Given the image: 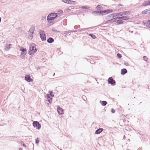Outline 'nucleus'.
Returning <instances> with one entry per match:
<instances>
[{
	"mask_svg": "<svg viewBox=\"0 0 150 150\" xmlns=\"http://www.w3.org/2000/svg\"><path fill=\"white\" fill-rule=\"evenodd\" d=\"M112 10H104L103 11H94L92 13L94 16L104 15L112 12Z\"/></svg>",
	"mask_w": 150,
	"mask_h": 150,
	"instance_id": "obj_1",
	"label": "nucleus"
},
{
	"mask_svg": "<svg viewBox=\"0 0 150 150\" xmlns=\"http://www.w3.org/2000/svg\"><path fill=\"white\" fill-rule=\"evenodd\" d=\"M57 13H52L48 15L47 17V20L50 23H51V21L54 20L57 16Z\"/></svg>",
	"mask_w": 150,
	"mask_h": 150,
	"instance_id": "obj_2",
	"label": "nucleus"
},
{
	"mask_svg": "<svg viewBox=\"0 0 150 150\" xmlns=\"http://www.w3.org/2000/svg\"><path fill=\"white\" fill-rule=\"evenodd\" d=\"M37 49L35 46L34 45H31L30 47L28 54L30 55H31L33 53H35L37 52Z\"/></svg>",
	"mask_w": 150,
	"mask_h": 150,
	"instance_id": "obj_3",
	"label": "nucleus"
},
{
	"mask_svg": "<svg viewBox=\"0 0 150 150\" xmlns=\"http://www.w3.org/2000/svg\"><path fill=\"white\" fill-rule=\"evenodd\" d=\"M52 91H49V93L46 95V97L47 101L50 103H51L52 101V97H54V95L52 93Z\"/></svg>",
	"mask_w": 150,
	"mask_h": 150,
	"instance_id": "obj_4",
	"label": "nucleus"
},
{
	"mask_svg": "<svg viewBox=\"0 0 150 150\" xmlns=\"http://www.w3.org/2000/svg\"><path fill=\"white\" fill-rule=\"evenodd\" d=\"M39 33L40 37L42 41H45L46 40V37L45 33V32L42 30H40L39 31Z\"/></svg>",
	"mask_w": 150,
	"mask_h": 150,
	"instance_id": "obj_5",
	"label": "nucleus"
},
{
	"mask_svg": "<svg viewBox=\"0 0 150 150\" xmlns=\"http://www.w3.org/2000/svg\"><path fill=\"white\" fill-rule=\"evenodd\" d=\"M106 23H112L113 22H115L116 23V24L117 25L122 24L123 23V21L119 20H113L111 21V19L105 22Z\"/></svg>",
	"mask_w": 150,
	"mask_h": 150,
	"instance_id": "obj_6",
	"label": "nucleus"
},
{
	"mask_svg": "<svg viewBox=\"0 0 150 150\" xmlns=\"http://www.w3.org/2000/svg\"><path fill=\"white\" fill-rule=\"evenodd\" d=\"M33 125L35 127H36V128L38 129L41 128V125L38 122L35 121L33 122Z\"/></svg>",
	"mask_w": 150,
	"mask_h": 150,
	"instance_id": "obj_7",
	"label": "nucleus"
},
{
	"mask_svg": "<svg viewBox=\"0 0 150 150\" xmlns=\"http://www.w3.org/2000/svg\"><path fill=\"white\" fill-rule=\"evenodd\" d=\"M62 1L65 3L71 4H75L77 3L76 1L70 0H62Z\"/></svg>",
	"mask_w": 150,
	"mask_h": 150,
	"instance_id": "obj_8",
	"label": "nucleus"
},
{
	"mask_svg": "<svg viewBox=\"0 0 150 150\" xmlns=\"http://www.w3.org/2000/svg\"><path fill=\"white\" fill-rule=\"evenodd\" d=\"M25 80L28 82H32L33 79L30 78V75H26L25 76Z\"/></svg>",
	"mask_w": 150,
	"mask_h": 150,
	"instance_id": "obj_9",
	"label": "nucleus"
},
{
	"mask_svg": "<svg viewBox=\"0 0 150 150\" xmlns=\"http://www.w3.org/2000/svg\"><path fill=\"white\" fill-rule=\"evenodd\" d=\"M108 83L113 85L115 83V81L112 77H109L108 79Z\"/></svg>",
	"mask_w": 150,
	"mask_h": 150,
	"instance_id": "obj_10",
	"label": "nucleus"
},
{
	"mask_svg": "<svg viewBox=\"0 0 150 150\" xmlns=\"http://www.w3.org/2000/svg\"><path fill=\"white\" fill-rule=\"evenodd\" d=\"M130 14V12L129 11H125L120 13V16H122L123 15L126 16H128Z\"/></svg>",
	"mask_w": 150,
	"mask_h": 150,
	"instance_id": "obj_11",
	"label": "nucleus"
},
{
	"mask_svg": "<svg viewBox=\"0 0 150 150\" xmlns=\"http://www.w3.org/2000/svg\"><path fill=\"white\" fill-rule=\"evenodd\" d=\"M57 111L59 115H61L62 114L63 112V109L60 107H58Z\"/></svg>",
	"mask_w": 150,
	"mask_h": 150,
	"instance_id": "obj_12",
	"label": "nucleus"
},
{
	"mask_svg": "<svg viewBox=\"0 0 150 150\" xmlns=\"http://www.w3.org/2000/svg\"><path fill=\"white\" fill-rule=\"evenodd\" d=\"M12 45L11 44H7L5 46L4 48V50L5 51H7L10 50L11 48V46Z\"/></svg>",
	"mask_w": 150,
	"mask_h": 150,
	"instance_id": "obj_13",
	"label": "nucleus"
},
{
	"mask_svg": "<svg viewBox=\"0 0 150 150\" xmlns=\"http://www.w3.org/2000/svg\"><path fill=\"white\" fill-rule=\"evenodd\" d=\"M103 129L102 128H100L97 130L95 132V134H100L103 130Z\"/></svg>",
	"mask_w": 150,
	"mask_h": 150,
	"instance_id": "obj_14",
	"label": "nucleus"
},
{
	"mask_svg": "<svg viewBox=\"0 0 150 150\" xmlns=\"http://www.w3.org/2000/svg\"><path fill=\"white\" fill-rule=\"evenodd\" d=\"M35 27L33 26H32L31 28H30L29 30L28 31V32L31 33H33L35 30Z\"/></svg>",
	"mask_w": 150,
	"mask_h": 150,
	"instance_id": "obj_15",
	"label": "nucleus"
},
{
	"mask_svg": "<svg viewBox=\"0 0 150 150\" xmlns=\"http://www.w3.org/2000/svg\"><path fill=\"white\" fill-rule=\"evenodd\" d=\"M127 72V70L126 69L124 68V69H121V74L122 75H125Z\"/></svg>",
	"mask_w": 150,
	"mask_h": 150,
	"instance_id": "obj_16",
	"label": "nucleus"
},
{
	"mask_svg": "<svg viewBox=\"0 0 150 150\" xmlns=\"http://www.w3.org/2000/svg\"><path fill=\"white\" fill-rule=\"evenodd\" d=\"M47 42L49 43H52L54 41V39L50 37L47 40Z\"/></svg>",
	"mask_w": 150,
	"mask_h": 150,
	"instance_id": "obj_17",
	"label": "nucleus"
},
{
	"mask_svg": "<svg viewBox=\"0 0 150 150\" xmlns=\"http://www.w3.org/2000/svg\"><path fill=\"white\" fill-rule=\"evenodd\" d=\"M150 4V0L144 1L143 4V5L146 6Z\"/></svg>",
	"mask_w": 150,
	"mask_h": 150,
	"instance_id": "obj_18",
	"label": "nucleus"
},
{
	"mask_svg": "<svg viewBox=\"0 0 150 150\" xmlns=\"http://www.w3.org/2000/svg\"><path fill=\"white\" fill-rule=\"evenodd\" d=\"M20 51H21V53H23V54H25V53H26V50L25 48H24L23 47H21L20 49Z\"/></svg>",
	"mask_w": 150,
	"mask_h": 150,
	"instance_id": "obj_19",
	"label": "nucleus"
},
{
	"mask_svg": "<svg viewBox=\"0 0 150 150\" xmlns=\"http://www.w3.org/2000/svg\"><path fill=\"white\" fill-rule=\"evenodd\" d=\"M119 20L122 21V16L121 17H117L113 18L112 19H111V21H113V20Z\"/></svg>",
	"mask_w": 150,
	"mask_h": 150,
	"instance_id": "obj_20",
	"label": "nucleus"
},
{
	"mask_svg": "<svg viewBox=\"0 0 150 150\" xmlns=\"http://www.w3.org/2000/svg\"><path fill=\"white\" fill-rule=\"evenodd\" d=\"M122 21L128 20L130 18L129 16H122Z\"/></svg>",
	"mask_w": 150,
	"mask_h": 150,
	"instance_id": "obj_21",
	"label": "nucleus"
},
{
	"mask_svg": "<svg viewBox=\"0 0 150 150\" xmlns=\"http://www.w3.org/2000/svg\"><path fill=\"white\" fill-rule=\"evenodd\" d=\"M100 103H101L102 105L103 106H105L107 103V102L105 101H100Z\"/></svg>",
	"mask_w": 150,
	"mask_h": 150,
	"instance_id": "obj_22",
	"label": "nucleus"
},
{
	"mask_svg": "<svg viewBox=\"0 0 150 150\" xmlns=\"http://www.w3.org/2000/svg\"><path fill=\"white\" fill-rule=\"evenodd\" d=\"M28 38L30 39H32L33 37V33H31L28 32Z\"/></svg>",
	"mask_w": 150,
	"mask_h": 150,
	"instance_id": "obj_23",
	"label": "nucleus"
},
{
	"mask_svg": "<svg viewBox=\"0 0 150 150\" xmlns=\"http://www.w3.org/2000/svg\"><path fill=\"white\" fill-rule=\"evenodd\" d=\"M90 8L88 6H81V7H80L79 8H82V9H89Z\"/></svg>",
	"mask_w": 150,
	"mask_h": 150,
	"instance_id": "obj_24",
	"label": "nucleus"
},
{
	"mask_svg": "<svg viewBox=\"0 0 150 150\" xmlns=\"http://www.w3.org/2000/svg\"><path fill=\"white\" fill-rule=\"evenodd\" d=\"M149 10L148 11H146V10H144L143 11H142V14H147L149 13Z\"/></svg>",
	"mask_w": 150,
	"mask_h": 150,
	"instance_id": "obj_25",
	"label": "nucleus"
},
{
	"mask_svg": "<svg viewBox=\"0 0 150 150\" xmlns=\"http://www.w3.org/2000/svg\"><path fill=\"white\" fill-rule=\"evenodd\" d=\"M112 15V17H115L116 16H118L119 15L120 16V13H115L112 14H111V15Z\"/></svg>",
	"mask_w": 150,
	"mask_h": 150,
	"instance_id": "obj_26",
	"label": "nucleus"
},
{
	"mask_svg": "<svg viewBox=\"0 0 150 150\" xmlns=\"http://www.w3.org/2000/svg\"><path fill=\"white\" fill-rule=\"evenodd\" d=\"M77 31L76 30H68V31H66V32L67 33H70L71 32H76Z\"/></svg>",
	"mask_w": 150,
	"mask_h": 150,
	"instance_id": "obj_27",
	"label": "nucleus"
},
{
	"mask_svg": "<svg viewBox=\"0 0 150 150\" xmlns=\"http://www.w3.org/2000/svg\"><path fill=\"white\" fill-rule=\"evenodd\" d=\"M26 53H25V54H23V53H21V57L23 59L25 57V55L26 54Z\"/></svg>",
	"mask_w": 150,
	"mask_h": 150,
	"instance_id": "obj_28",
	"label": "nucleus"
},
{
	"mask_svg": "<svg viewBox=\"0 0 150 150\" xmlns=\"http://www.w3.org/2000/svg\"><path fill=\"white\" fill-rule=\"evenodd\" d=\"M88 35L89 36H91L93 39H95L96 38V36L93 34H89Z\"/></svg>",
	"mask_w": 150,
	"mask_h": 150,
	"instance_id": "obj_29",
	"label": "nucleus"
},
{
	"mask_svg": "<svg viewBox=\"0 0 150 150\" xmlns=\"http://www.w3.org/2000/svg\"><path fill=\"white\" fill-rule=\"evenodd\" d=\"M96 8L97 9H101L103 8V7L100 5H98L96 7Z\"/></svg>",
	"mask_w": 150,
	"mask_h": 150,
	"instance_id": "obj_30",
	"label": "nucleus"
},
{
	"mask_svg": "<svg viewBox=\"0 0 150 150\" xmlns=\"http://www.w3.org/2000/svg\"><path fill=\"white\" fill-rule=\"evenodd\" d=\"M143 59L144 61H147V60H148V58L146 56H144L143 57Z\"/></svg>",
	"mask_w": 150,
	"mask_h": 150,
	"instance_id": "obj_31",
	"label": "nucleus"
},
{
	"mask_svg": "<svg viewBox=\"0 0 150 150\" xmlns=\"http://www.w3.org/2000/svg\"><path fill=\"white\" fill-rule=\"evenodd\" d=\"M90 28H84V29H79V31H82V30H88V29H89Z\"/></svg>",
	"mask_w": 150,
	"mask_h": 150,
	"instance_id": "obj_32",
	"label": "nucleus"
},
{
	"mask_svg": "<svg viewBox=\"0 0 150 150\" xmlns=\"http://www.w3.org/2000/svg\"><path fill=\"white\" fill-rule=\"evenodd\" d=\"M117 57L119 58H120L122 57V56L121 54L120 53H118L117 54Z\"/></svg>",
	"mask_w": 150,
	"mask_h": 150,
	"instance_id": "obj_33",
	"label": "nucleus"
},
{
	"mask_svg": "<svg viewBox=\"0 0 150 150\" xmlns=\"http://www.w3.org/2000/svg\"><path fill=\"white\" fill-rule=\"evenodd\" d=\"M63 12L62 10H59L58 11V13L59 14H60L62 13Z\"/></svg>",
	"mask_w": 150,
	"mask_h": 150,
	"instance_id": "obj_34",
	"label": "nucleus"
},
{
	"mask_svg": "<svg viewBox=\"0 0 150 150\" xmlns=\"http://www.w3.org/2000/svg\"><path fill=\"white\" fill-rule=\"evenodd\" d=\"M74 8V6H71V7H69V8L68 9H72Z\"/></svg>",
	"mask_w": 150,
	"mask_h": 150,
	"instance_id": "obj_35",
	"label": "nucleus"
},
{
	"mask_svg": "<svg viewBox=\"0 0 150 150\" xmlns=\"http://www.w3.org/2000/svg\"><path fill=\"white\" fill-rule=\"evenodd\" d=\"M39 141L38 139V138H37L35 139V142L36 143H38L39 142Z\"/></svg>",
	"mask_w": 150,
	"mask_h": 150,
	"instance_id": "obj_36",
	"label": "nucleus"
},
{
	"mask_svg": "<svg viewBox=\"0 0 150 150\" xmlns=\"http://www.w3.org/2000/svg\"><path fill=\"white\" fill-rule=\"evenodd\" d=\"M115 110L113 109H112L111 110V112L112 113H114L115 112Z\"/></svg>",
	"mask_w": 150,
	"mask_h": 150,
	"instance_id": "obj_37",
	"label": "nucleus"
},
{
	"mask_svg": "<svg viewBox=\"0 0 150 150\" xmlns=\"http://www.w3.org/2000/svg\"><path fill=\"white\" fill-rule=\"evenodd\" d=\"M146 23L147 24L150 25V20H148L147 21Z\"/></svg>",
	"mask_w": 150,
	"mask_h": 150,
	"instance_id": "obj_38",
	"label": "nucleus"
},
{
	"mask_svg": "<svg viewBox=\"0 0 150 150\" xmlns=\"http://www.w3.org/2000/svg\"><path fill=\"white\" fill-rule=\"evenodd\" d=\"M52 30L53 31H54V32H56V31H57L54 28H52Z\"/></svg>",
	"mask_w": 150,
	"mask_h": 150,
	"instance_id": "obj_39",
	"label": "nucleus"
},
{
	"mask_svg": "<svg viewBox=\"0 0 150 150\" xmlns=\"http://www.w3.org/2000/svg\"><path fill=\"white\" fill-rule=\"evenodd\" d=\"M124 64L126 65H127V66L128 65V64L127 63V62H125L124 63Z\"/></svg>",
	"mask_w": 150,
	"mask_h": 150,
	"instance_id": "obj_40",
	"label": "nucleus"
},
{
	"mask_svg": "<svg viewBox=\"0 0 150 150\" xmlns=\"http://www.w3.org/2000/svg\"><path fill=\"white\" fill-rule=\"evenodd\" d=\"M146 26L149 28H150V26L149 25H146Z\"/></svg>",
	"mask_w": 150,
	"mask_h": 150,
	"instance_id": "obj_41",
	"label": "nucleus"
},
{
	"mask_svg": "<svg viewBox=\"0 0 150 150\" xmlns=\"http://www.w3.org/2000/svg\"><path fill=\"white\" fill-rule=\"evenodd\" d=\"M23 146H24V147H26V145H25V144H23Z\"/></svg>",
	"mask_w": 150,
	"mask_h": 150,
	"instance_id": "obj_42",
	"label": "nucleus"
},
{
	"mask_svg": "<svg viewBox=\"0 0 150 150\" xmlns=\"http://www.w3.org/2000/svg\"><path fill=\"white\" fill-rule=\"evenodd\" d=\"M45 18V17H43L42 18V20H43L44 18Z\"/></svg>",
	"mask_w": 150,
	"mask_h": 150,
	"instance_id": "obj_43",
	"label": "nucleus"
},
{
	"mask_svg": "<svg viewBox=\"0 0 150 150\" xmlns=\"http://www.w3.org/2000/svg\"><path fill=\"white\" fill-rule=\"evenodd\" d=\"M118 6H121L122 5H121V4H119L118 5Z\"/></svg>",
	"mask_w": 150,
	"mask_h": 150,
	"instance_id": "obj_44",
	"label": "nucleus"
},
{
	"mask_svg": "<svg viewBox=\"0 0 150 150\" xmlns=\"http://www.w3.org/2000/svg\"><path fill=\"white\" fill-rule=\"evenodd\" d=\"M143 23L144 24V25L145 26V24H146V23H144V22H143Z\"/></svg>",
	"mask_w": 150,
	"mask_h": 150,
	"instance_id": "obj_45",
	"label": "nucleus"
},
{
	"mask_svg": "<svg viewBox=\"0 0 150 150\" xmlns=\"http://www.w3.org/2000/svg\"><path fill=\"white\" fill-rule=\"evenodd\" d=\"M19 150H22V149L21 148H20L19 149Z\"/></svg>",
	"mask_w": 150,
	"mask_h": 150,
	"instance_id": "obj_46",
	"label": "nucleus"
},
{
	"mask_svg": "<svg viewBox=\"0 0 150 150\" xmlns=\"http://www.w3.org/2000/svg\"><path fill=\"white\" fill-rule=\"evenodd\" d=\"M74 28L75 29H76V26H74Z\"/></svg>",
	"mask_w": 150,
	"mask_h": 150,
	"instance_id": "obj_47",
	"label": "nucleus"
},
{
	"mask_svg": "<svg viewBox=\"0 0 150 150\" xmlns=\"http://www.w3.org/2000/svg\"><path fill=\"white\" fill-rule=\"evenodd\" d=\"M1 18L0 17V23L1 22Z\"/></svg>",
	"mask_w": 150,
	"mask_h": 150,
	"instance_id": "obj_48",
	"label": "nucleus"
},
{
	"mask_svg": "<svg viewBox=\"0 0 150 150\" xmlns=\"http://www.w3.org/2000/svg\"><path fill=\"white\" fill-rule=\"evenodd\" d=\"M40 69L39 67H38V68H37V69Z\"/></svg>",
	"mask_w": 150,
	"mask_h": 150,
	"instance_id": "obj_49",
	"label": "nucleus"
},
{
	"mask_svg": "<svg viewBox=\"0 0 150 150\" xmlns=\"http://www.w3.org/2000/svg\"><path fill=\"white\" fill-rule=\"evenodd\" d=\"M149 9H150V8Z\"/></svg>",
	"mask_w": 150,
	"mask_h": 150,
	"instance_id": "obj_50",
	"label": "nucleus"
}]
</instances>
